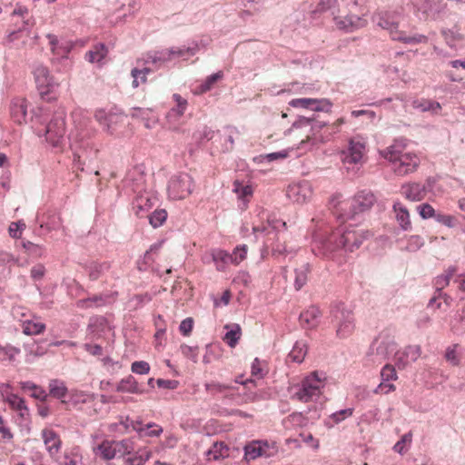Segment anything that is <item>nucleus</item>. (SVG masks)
Instances as JSON below:
<instances>
[{
	"mask_svg": "<svg viewBox=\"0 0 465 465\" xmlns=\"http://www.w3.org/2000/svg\"><path fill=\"white\" fill-rule=\"evenodd\" d=\"M368 236L367 232L352 225L341 226L319 241V248L324 256H331L334 252L344 249L353 252L358 249Z\"/></svg>",
	"mask_w": 465,
	"mask_h": 465,
	"instance_id": "f257e3e1",
	"label": "nucleus"
},
{
	"mask_svg": "<svg viewBox=\"0 0 465 465\" xmlns=\"http://www.w3.org/2000/svg\"><path fill=\"white\" fill-rule=\"evenodd\" d=\"M380 154L392 164L393 172L400 176L413 173L420 164L419 156L407 151L406 144L401 141H395L390 146L381 150Z\"/></svg>",
	"mask_w": 465,
	"mask_h": 465,
	"instance_id": "f03ea898",
	"label": "nucleus"
},
{
	"mask_svg": "<svg viewBox=\"0 0 465 465\" xmlns=\"http://www.w3.org/2000/svg\"><path fill=\"white\" fill-rule=\"evenodd\" d=\"M326 378L318 371H312L305 376L301 382L290 388L292 400L301 402L316 401L323 393Z\"/></svg>",
	"mask_w": 465,
	"mask_h": 465,
	"instance_id": "7ed1b4c3",
	"label": "nucleus"
},
{
	"mask_svg": "<svg viewBox=\"0 0 465 465\" xmlns=\"http://www.w3.org/2000/svg\"><path fill=\"white\" fill-rule=\"evenodd\" d=\"M317 128L319 126L313 127V120L310 118L303 117L293 123L285 132L288 141L292 143V149H310L317 145L314 139Z\"/></svg>",
	"mask_w": 465,
	"mask_h": 465,
	"instance_id": "20e7f679",
	"label": "nucleus"
},
{
	"mask_svg": "<svg viewBox=\"0 0 465 465\" xmlns=\"http://www.w3.org/2000/svg\"><path fill=\"white\" fill-rule=\"evenodd\" d=\"M401 15L397 12H384L379 15L378 25L387 30L394 41L405 44L426 43L428 38L423 35L408 36L403 31L398 29Z\"/></svg>",
	"mask_w": 465,
	"mask_h": 465,
	"instance_id": "39448f33",
	"label": "nucleus"
},
{
	"mask_svg": "<svg viewBox=\"0 0 465 465\" xmlns=\"http://www.w3.org/2000/svg\"><path fill=\"white\" fill-rule=\"evenodd\" d=\"M134 450V443L130 439L122 440H104L93 446L94 456L105 461L130 455Z\"/></svg>",
	"mask_w": 465,
	"mask_h": 465,
	"instance_id": "423d86ee",
	"label": "nucleus"
},
{
	"mask_svg": "<svg viewBox=\"0 0 465 465\" xmlns=\"http://www.w3.org/2000/svg\"><path fill=\"white\" fill-rule=\"evenodd\" d=\"M65 121L62 114L54 116L44 129H39L37 134L45 135L46 143L52 147L63 148L64 145Z\"/></svg>",
	"mask_w": 465,
	"mask_h": 465,
	"instance_id": "0eeeda50",
	"label": "nucleus"
},
{
	"mask_svg": "<svg viewBox=\"0 0 465 465\" xmlns=\"http://www.w3.org/2000/svg\"><path fill=\"white\" fill-rule=\"evenodd\" d=\"M194 189L193 178L187 173H179L173 175L167 186L168 195L173 200H183Z\"/></svg>",
	"mask_w": 465,
	"mask_h": 465,
	"instance_id": "6e6552de",
	"label": "nucleus"
},
{
	"mask_svg": "<svg viewBox=\"0 0 465 465\" xmlns=\"http://www.w3.org/2000/svg\"><path fill=\"white\" fill-rule=\"evenodd\" d=\"M367 153V140L361 135H355L348 142L346 149L341 151V161L345 164H362Z\"/></svg>",
	"mask_w": 465,
	"mask_h": 465,
	"instance_id": "1a4fd4ad",
	"label": "nucleus"
},
{
	"mask_svg": "<svg viewBox=\"0 0 465 465\" xmlns=\"http://www.w3.org/2000/svg\"><path fill=\"white\" fill-rule=\"evenodd\" d=\"M33 74L36 88L42 98L51 94L59 85L55 78L51 74L47 66L43 64H36L33 68Z\"/></svg>",
	"mask_w": 465,
	"mask_h": 465,
	"instance_id": "9d476101",
	"label": "nucleus"
},
{
	"mask_svg": "<svg viewBox=\"0 0 465 465\" xmlns=\"http://www.w3.org/2000/svg\"><path fill=\"white\" fill-rule=\"evenodd\" d=\"M278 452L275 441L252 440L244 446V460H253L260 457L270 458Z\"/></svg>",
	"mask_w": 465,
	"mask_h": 465,
	"instance_id": "9b49d317",
	"label": "nucleus"
},
{
	"mask_svg": "<svg viewBox=\"0 0 465 465\" xmlns=\"http://www.w3.org/2000/svg\"><path fill=\"white\" fill-rule=\"evenodd\" d=\"M336 322V335L341 339L351 336L355 329L354 315L351 310L337 309L333 313Z\"/></svg>",
	"mask_w": 465,
	"mask_h": 465,
	"instance_id": "f8f14e48",
	"label": "nucleus"
},
{
	"mask_svg": "<svg viewBox=\"0 0 465 465\" xmlns=\"http://www.w3.org/2000/svg\"><path fill=\"white\" fill-rule=\"evenodd\" d=\"M158 199L152 191L139 192L133 200L132 210L135 216L143 218L148 216L150 210L156 204Z\"/></svg>",
	"mask_w": 465,
	"mask_h": 465,
	"instance_id": "ddd939ff",
	"label": "nucleus"
},
{
	"mask_svg": "<svg viewBox=\"0 0 465 465\" xmlns=\"http://www.w3.org/2000/svg\"><path fill=\"white\" fill-rule=\"evenodd\" d=\"M375 197L370 191H361L358 193L350 203L342 202L340 203V207L341 210H344V207L350 204L351 209V213H344L343 215L346 217L353 216L356 213L364 212L369 210L374 203Z\"/></svg>",
	"mask_w": 465,
	"mask_h": 465,
	"instance_id": "4468645a",
	"label": "nucleus"
},
{
	"mask_svg": "<svg viewBox=\"0 0 465 465\" xmlns=\"http://www.w3.org/2000/svg\"><path fill=\"white\" fill-rule=\"evenodd\" d=\"M345 122L346 121L343 117L338 118L332 124H326L313 120V127L316 125L319 126V128H317L318 130L314 132L316 143H325L331 141L334 135L341 132V127L345 124Z\"/></svg>",
	"mask_w": 465,
	"mask_h": 465,
	"instance_id": "2eb2a0df",
	"label": "nucleus"
},
{
	"mask_svg": "<svg viewBox=\"0 0 465 465\" xmlns=\"http://www.w3.org/2000/svg\"><path fill=\"white\" fill-rule=\"evenodd\" d=\"M289 105L294 108L326 113H330L332 107V104L330 100L315 98H295L289 102Z\"/></svg>",
	"mask_w": 465,
	"mask_h": 465,
	"instance_id": "dca6fc26",
	"label": "nucleus"
},
{
	"mask_svg": "<svg viewBox=\"0 0 465 465\" xmlns=\"http://www.w3.org/2000/svg\"><path fill=\"white\" fill-rule=\"evenodd\" d=\"M421 355L420 345H408L399 350L394 355L395 365L400 370H404L412 362H415Z\"/></svg>",
	"mask_w": 465,
	"mask_h": 465,
	"instance_id": "f3484780",
	"label": "nucleus"
},
{
	"mask_svg": "<svg viewBox=\"0 0 465 465\" xmlns=\"http://www.w3.org/2000/svg\"><path fill=\"white\" fill-rule=\"evenodd\" d=\"M287 197L297 203H303L312 196V185L308 181L292 183L288 186Z\"/></svg>",
	"mask_w": 465,
	"mask_h": 465,
	"instance_id": "a211bd4d",
	"label": "nucleus"
},
{
	"mask_svg": "<svg viewBox=\"0 0 465 465\" xmlns=\"http://www.w3.org/2000/svg\"><path fill=\"white\" fill-rule=\"evenodd\" d=\"M95 120L103 126L104 130L113 134L117 127L124 123V115L115 113H105L103 110L97 111L94 114Z\"/></svg>",
	"mask_w": 465,
	"mask_h": 465,
	"instance_id": "6ab92c4d",
	"label": "nucleus"
},
{
	"mask_svg": "<svg viewBox=\"0 0 465 465\" xmlns=\"http://www.w3.org/2000/svg\"><path fill=\"white\" fill-rule=\"evenodd\" d=\"M374 345L376 354L386 359L396 348L395 337L390 330H384L380 333Z\"/></svg>",
	"mask_w": 465,
	"mask_h": 465,
	"instance_id": "aec40b11",
	"label": "nucleus"
},
{
	"mask_svg": "<svg viewBox=\"0 0 465 465\" xmlns=\"http://www.w3.org/2000/svg\"><path fill=\"white\" fill-rule=\"evenodd\" d=\"M95 128L90 126L88 124H85L77 127L74 141V143H78L80 148L86 150L94 146L92 139L95 136Z\"/></svg>",
	"mask_w": 465,
	"mask_h": 465,
	"instance_id": "412c9836",
	"label": "nucleus"
},
{
	"mask_svg": "<svg viewBox=\"0 0 465 465\" xmlns=\"http://www.w3.org/2000/svg\"><path fill=\"white\" fill-rule=\"evenodd\" d=\"M401 193L409 201L420 202L426 197L427 191L425 186L419 183H409L401 186Z\"/></svg>",
	"mask_w": 465,
	"mask_h": 465,
	"instance_id": "4be33fe9",
	"label": "nucleus"
},
{
	"mask_svg": "<svg viewBox=\"0 0 465 465\" xmlns=\"http://www.w3.org/2000/svg\"><path fill=\"white\" fill-rule=\"evenodd\" d=\"M188 49L179 48V47H172L170 49L162 50L159 52H155L153 54H150L147 62H151L152 64L165 63L171 61L173 56H182L183 55Z\"/></svg>",
	"mask_w": 465,
	"mask_h": 465,
	"instance_id": "5701e85b",
	"label": "nucleus"
},
{
	"mask_svg": "<svg viewBox=\"0 0 465 465\" xmlns=\"http://www.w3.org/2000/svg\"><path fill=\"white\" fill-rule=\"evenodd\" d=\"M42 438L45 449L51 456L56 455L61 449V440L58 434L50 429H45L42 431Z\"/></svg>",
	"mask_w": 465,
	"mask_h": 465,
	"instance_id": "b1692460",
	"label": "nucleus"
},
{
	"mask_svg": "<svg viewBox=\"0 0 465 465\" xmlns=\"http://www.w3.org/2000/svg\"><path fill=\"white\" fill-rule=\"evenodd\" d=\"M132 430L136 431L141 438L143 437H159L163 430L156 423H148L143 425L141 421H132Z\"/></svg>",
	"mask_w": 465,
	"mask_h": 465,
	"instance_id": "393cba45",
	"label": "nucleus"
},
{
	"mask_svg": "<svg viewBox=\"0 0 465 465\" xmlns=\"http://www.w3.org/2000/svg\"><path fill=\"white\" fill-rule=\"evenodd\" d=\"M173 99L175 105L168 112L166 118L169 122H176L183 116L187 109L188 102L179 94H173Z\"/></svg>",
	"mask_w": 465,
	"mask_h": 465,
	"instance_id": "a878e982",
	"label": "nucleus"
},
{
	"mask_svg": "<svg viewBox=\"0 0 465 465\" xmlns=\"http://www.w3.org/2000/svg\"><path fill=\"white\" fill-rule=\"evenodd\" d=\"M27 114V102L25 99H15L12 103L11 106V117L12 119L22 124L26 122Z\"/></svg>",
	"mask_w": 465,
	"mask_h": 465,
	"instance_id": "bb28decb",
	"label": "nucleus"
},
{
	"mask_svg": "<svg viewBox=\"0 0 465 465\" xmlns=\"http://www.w3.org/2000/svg\"><path fill=\"white\" fill-rule=\"evenodd\" d=\"M393 212L395 213L396 221L401 228L404 231L411 229V216L408 209L402 203L397 202L393 204Z\"/></svg>",
	"mask_w": 465,
	"mask_h": 465,
	"instance_id": "cd10ccee",
	"label": "nucleus"
},
{
	"mask_svg": "<svg viewBox=\"0 0 465 465\" xmlns=\"http://www.w3.org/2000/svg\"><path fill=\"white\" fill-rule=\"evenodd\" d=\"M335 24L338 28L353 31L362 28L367 25V20L358 15H349L348 22L343 21L341 17H334Z\"/></svg>",
	"mask_w": 465,
	"mask_h": 465,
	"instance_id": "c85d7f7f",
	"label": "nucleus"
},
{
	"mask_svg": "<svg viewBox=\"0 0 465 465\" xmlns=\"http://www.w3.org/2000/svg\"><path fill=\"white\" fill-rule=\"evenodd\" d=\"M19 320L22 322L23 332L25 335H38L45 330V324L40 322L36 316H34L32 319Z\"/></svg>",
	"mask_w": 465,
	"mask_h": 465,
	"instance_id": "c756f323",
	"label": "nucleus"
},
{
	"mask_svg": "<svg viewBox=\"0 0 465 465\" xmlns=\"http://www.w3.org/2000/svg\"><path fill=\"white\" fill-rule=\"evenodd\" d=\"M5 401L9 404L11 409L17 411L22 418L29 416V410L25 405L24 399L20 398L16 394H7Z\"/></svg>",
	"mask_w": 465,
	"mask_h": 465,
	"instance_id": "7c9ffc66",
	"label": "nucleus"
},
{
	"mask_svg": "<svg viewBox=\"0 0 465 465\" xmlns=\"http://www.w3.org/2000/svg\"><path fill=\"white\" fill-rule=\"evenodd\" d=\"M321 316V311L315 306H312L300 315L301 323L306 328H312L317 325Z\"/></svg>",
	"mask_w": 465,
	"mask_h": 465,
	"instance_id": "2f4dec72",
	"label": "nucleus"
},
{
	"mask_svg": "<svg viewBox=\"0 0 465 465\" xmlns=\"http://www.w3.org/2000/svg\"><path fill=\"white\" fill-rule=\"evenodd\" d=\"M224 328L228 331L223 338V341L232 348L235 347L242 336L240 325L237 323L226 324Z\"/></svg>",
	"mask_w": 465,
	"mask_h": 465,
	"instance_id": "473e14b6",
	"label": "nucleus"
},
{
	"mask_svg": "<svg viewBox=\"0 0 465 465\" xmlns=\"http://www.w3.org/2000/svg\"><path fill=\"white\" fill-rule=\"evenodd\" d=\"M232 192L236 193L239 200L248 203L252 196L253 189L252 185L236 180L232 183Z\"/></svg>",
	"mask_w": 465,
	"mask_h": 465,
	"instance_id": "72a5a7b5",
	"label": "nucleus"
},
{
	"mask_svg": "<svg viewBox=\"0 0 465 465\" xmlns=\"http://www.w3.org/2000/svg\"><path fill=\"white\" fill-rule=\"evenodd\" d=\"M213 261L218 271H224L229 263L232 264V255L223 250H213L212 252Z\"/></svg>",
	"mask_w": 465,
	"mask_h": 465,
	"instance_id": "f704fd0d",
	"label": "nucleus"
},
{
	"mask_svg": "<svg viewBox=\"0 0 465 465\" xmlns=\"http://www.w3.org/2000/svg\"><path fill=\"white\" fill-rule=\"evenodd\" d=\"M206 455L209 460H219L229 456V448L224 442H215Z\"/></svg>",
	"mask_w": 465,
	"mask_h": 465,
	"instance_id": "c9c22d12",
	"label": "nucleus"
},
{
	"mask_svg": "<svg viewBox=\"0 0 465 465\" xmlns=\"http://www.w3.org/2000/svg\"><path fill=\"white\" fill-rule=\"evenodd\" d=\"M47 38L49 41V45L51 48V52L54 55H59L62 58H66L67 54H69L71 47L68 45L63 46L59 45V41L56 35L49 34L47 35Z\"/></svg>",
	"mask_w": 465,
	"mask_h": 465,
	"instance_id": "e433bc0d",
	"label": "nucleus"
},
{
	"mask_svg": "<svg viewBox=\"0 0 465 465\" xmlns=\"http://www.w3.org/2000/svg\"><path fill=\"white\" fill-rule=\"evenodd\" d=\"M152 457V451L147 449H140L132 457L126 459V465H143Z\"/></svg>",
	"mask_w": 465,
	"mask_h": 465,
	"instance_id": "4c0bfd02",
	"label": "nucleus"
},
{
	"mask_svg": "<svg viewBox=\"0 0 465 465\" xmlns=\"http://www.w3.org/2000/svg\"><path fill=\"white\" fill-rule=\"evenodd\" d=\"M307 354V345L304 341H297L291 352L288 355V359L292 361L301 363Z\"/></svg>",
	"mask_w": 465,
	"mask_h": 465,
	"instance_id": "58836bf2",
	"label": "nucleus"
},
{
	"mask_svg": "<svg viewBox=\"0 0 465 465\" xmlns=\"http://www.w3.org/2000/svg\"><path fill=\"white\" fill-rule=\"evenodd\" d=\"M116 391L120 392H131L138 393L141 391L135 379L129 375L125 379H123L116 386Z\"/></svg>",
	"mask_w": 465,
	"mask_h": 465,
	"instance_id": "ea45409f",
	"label": "nucleus"
},
{
	"mask_svg": "<svg viewBox=\"0 0 465 465\" xmlns=\"http://www.w3.org/2000/svg\"><path fill=\"white\" fill-rule=\"evenodd\" d=\"M61 462L64 465H79L82 462L80 448L76 446L67 450Z\"/></svg>",
	"mask_w": 465,
	"mask_h": 465,
	"instance_id": "a19ab883",
	"label": "nucleus"
},
{
	"mask_svg": "<svg viewBox=\"0 0 465 465\" xmlns=\"http://www.w3.org/2000/svg\"><path fill=\"white\" fill-rule=\"evenodd\" d=\"M20 386L22 390L31 391V396L35 399L44 401L47 398L45 391L31 381H22Z\"/></svg>",
	"mask_w": 465,
	"mask_h": 465,
	"instance_id": "79ce46f5",
	"label": "nucleus"
},
{
	"mask_svg": "<svg viewBox=\"0 0 465 465\" xmlns=\"http://www.w3.org/2000/svg\"><path fill=\"white\" fill-rule=\"evenodd\" d=\"M107 53L106 46L104 44H98L86 53L85 56L91 63H99L106 56Z\"/></svg>",
	"mask_w": 465,
	"mask_h": 465,
	"instance_id": "37998d69",
	"label": "nucleus"
},
{
	"mask_svg": "<svg viewBox=\"0 0 465 465\" xmlns=\"http://www.w3.org/2000/svg\"><path fill=\"white\" fill-rule=\"evenodd\" d=\"M49 394L56 399H63L67 394V388L63 381L52 380L49 382Z\"/></svg>",
	"mask_w": 465,
	"mask_h": 465,
	"instance_id": "c03bdc74",
	"label": "nucleus"
},
{
	"mask_svg": "<svg viewBox=\"0 0 465 465\" xmlns=\"http://www.w3.org/2000/svg\"><path fill=\"white\" fill-rule=\"evenodd\" d=\"M456 269L454 267L448 268L442 274L436 277L434 285L438 292L443 290L449 285L451 278L454 276Z\"/></svg>",
	"mask_w": 465,
	"mask_h": 465,
	"instance_id": "a18cd8bd",
	"label": "nucleus"
},
{
	"mask_svg": "<svg viewBox=\"0 0 465 465\" xmlns=\"http://www.w3.org/2000/svg\"><path fill=\"white\" fill-rule=\"evenodd\" d=\"M415 108L420 109L422 112L431 111L438 114L441 109L440 103L430 100H420L413 103Z\"/></svg>",
	"mask_w": 465,
	"mask_h": 465,
	"instance_id": "49530a36",
	"label": "nucleus"
},
{
	"mask_svg": "<svg viewBox=\"0 0 465 465\" xmlns=\"http://www.w3.org/2000/svg\"><path fill=\"white\" fill-rule=\"evenodd\" d=\"M29 36V32L25 29H18L10 32L4 39L5 45L13 44L18 40H22L23 45H25L26 38Z\"/></svg>",
	"mask_w": 465,
	"mask_h": 465,
	"instance_id": "de8ad7c7",
	"label": "nucleus"
},
{
	"mask_svg": "<svg viewBox=\"0 0 465 465\" xmlns=\"http://www.w3.org/2000/svg\"><path fill=\"white\" fill-rule=\"evenodd\" d=\"M446 43L450 47H457L464 42V37L461 34L454 30H447L442 32Z\"/></svg>",
	"mask_w": 465,
	"mask_h": 465,
	"instance_id": "09e8293b",
	"label": "nucleus"
},
{
	"mask_svg": "<svg viewBox=\"0 0 465 465\" xmlns=\"http://www.w3.org/2000/svg\"><path fill=\"white\" fill-rule=\"evenodd\" d=\"M149 73H151V69L148 67H144L143 69L134 68L131 72V75L133 77V87L136 88L140 84H144Z\"/></svg>",
	"mask_w": 465,
	"mask_h": 465,
	"instance_id": "8fccbe9b",
	"label": "nucleus"
},
{
	"mask_svg": "<svg viewBox=\"0 0 465 465\" xmlns=\"http://www.w3.org/2000/svg\"><path fill=\"white\" fill-rule=\"evenodd\" d=\"M149 223L153 228L160 227L167 219V212L164 209H156L153 213L149 214Z\"/></svg>",
	"mask_w": 465,
	"mask_h": 465,
	"instance_id": "3c124183",
	"label": "nucleus"
},
{
	"mask_svg": "<svg viewBox=\"0 0 465 465\" xmlns=\"http://www.w3.org/2000/svg\"><path fill=\"white\" fill-rule=\"evenodd\" d=\"M22 246L30 256L40 258L44 255L45 248L42 245L35 244L30 241H24Z\"/></svg>",
	"mask_w": 465,
	"mask_h": 465,
	"instance_id": "603ef678",
	"label": "nucleus"
},
{
	"mask_svg": "<svg viewBox=\"0 0 465 465\" xmlns=\"http://www.w3.org/2000/svg\"><path fill=\"white\" fill-rule=\"evenodd\" d=\"M310 272L309 265L304 264L301 266L299 269L295 270V288L300 290L308 280V273Z\"/></svg>",
	"mask_w": 465,
	"mask_h": 465,
	"instance_id": "864d4df0",
	"label": "nucleus"
},
{
	"mask_svg": "<svg viewBox=\"0 0 465 465\" xmlns=\"http://www.w3.org/2000/svg\"><path fill=\"white\" fill-rule=\"evenodd\" d=\"M223 77V73L222 72H218V73H215L210 76H208L206 78V80L199 86V93L200 94H203V93H206L207 91L211 90L213 88V86L214 85V84L222 79Z\"/></svg>",
	"mask_w": 465,
	"mask_h": 465,
	"instance_id": "5fc2aeb1",
	"label": "nucleus"
},
{
	"mask_svg": "<svg viewBox=\"0 0 465 465\" xmlns=\"http://www.w3.org/2000/svg\"><path fill=\"white\" fill-rule=\"evenodd\" d=\"M25 228L26 225L23 221L12 222L8 227L9 235L14 239H19Z\"/></svg>",
	"mask_w": 465,
	"mask_h": 465,
	"instance_id": "6e6d98bb",
	"label": "nucleus"
},
{
	"mask_svg": "<svg viewBox=\"0 0 465 465\" xmlns=\"http://www.w3.org/2000/svg\"><path fill=\"white\" fill-rule=\"evenodd\" d=\"M109 268H110V263H108V262L94 263L90 267V272H89L90 279L93 281L97 280L101 276V274L104 271L109 270Z\"/></svg>",
	"mask_w": 465,
	"mask_h": 465,
	"instance_id": "4d7b16f0",
	"label": "nucleus"
},
{
	"mask_svg": "<svg viewBox=\"0 0 465 465\" xmlns=\"http://www.w3.org/2000/svg\"><path fill=\"white\" fill-rule=\"evenodd\" d=\"M381 381H396L398 375L395 367L391 364L384 365L381 371Z\"/></svg>",
	"mask_w": 465,
	"mask_h": 465,
	"instance_id": "13d9d810",
	"label": "nucleus"
},
{
	"mask_svg": "<svg viewBox=\"0 0 465 465\" xmlns=\"http://www.w3.org/2000/svg\"><path fill=\"white\" fill-rule=\"evenodd\" d=\"M417 211L422 219H436V216L438 214L434 208L429 203L420 204L419 206H417Z\"/></svg>",
	"mask_w": 465,
	"mask_h": 465,
	"instance_id": "bf43d9fd",
	"label": "nucleus"
},
{
	"mask_svg": "<svg viewBox=\"0 0 465 465\" xmlns=\"http://www.w3.org/2000/svg\"><path fill=\"white\" fill-rule=\"evenodd\" d=\"M247 246L245 244L237 246L232 255V264L238 265L240 264L243 260H245L247 255Z\"/></svg>",
	"mask_w": 465,
	"mask_h": 465,
	"instance_id": "052dcab7",
	"label": "nucleus"
},
{
	"mask_svg": "<svg viewBox=\"0 0 465 465\" xmlns=\"http://www.w3.org/2000/svg\"><path fill=\"white\" fill-rule=\"evenodd\" d=\"M438 223L449 227L453 228L457 225L458 220L455 216L450 214H444L441 213H438L436 219Z\"/></svg>",
	"mask_w": 465,
	"mask_h": 465,
	"instance_id": "680f3d73",
	"label": "nucleus"
},
{
	"mask_svg": "<svg viewBox=\"0 0 465 465\" xmlns=\"http://www.w3.org/2000/svg\"><path fill=\"white\" fill-rule=\"evenodd\" d=\"M412 440V434L411 432H408L404 434L401 439L394 445L393 450L402 454L406 450V446L410 445Z\"/></svg>",
	"mask_w": 465,
	"mask_h": 465,
	"instance_id": "e2e57ef3",
	"label": "nucleus"
},
{
	"mask_svg": "<svg viewBox=\"0 0 465 465\" xmlns=\"http://www.w3.org/2000/svg\"><path fill=\"white\" fill-rule=\"evenodd\" d=\"M16 262L17 259H15L13 254L9 252H0V271L5 268L10 269V267Z\"/></svg>",
	"mask_w": 465,
	"mask_h": 465,
	"instance_id": "0e129e2a",
	"label": "nucleus"
},
{
	"mask_svg": "<svg viewBox=\"0 0 465 465\" xmlns=\"http://www.w3.org/2000/svg\"><path fill=\"white\" fill-rule=\"evenodd\" d=\"M352 413H353V409L349 408V409L341 410V411L332 413L330 416V419L332 420V421L337 424V423L344 420L345 419L351 417L352 415Z\"/></svg>",
	"mask_w": 465,
	"mask_h": 465,
	"instance_id": "69168bd1",
	"label": "nucleus"
},
{
	"mask_svg": "<svg viewBox=\"0 0 465 465\" xmlns=\"http://www.w3.org/2000/svg\"><path fill=\"white\" fill-rule=\"evenodd\" d=\"M131 370L137 374H147L150 371V365L143 361H134L132 363Z\"/></svg>",
	"mask_w": 465,
	"mask_h": 465,
	"instance_id": "338daca9",
	"label": "nucleus"
},
{
	"mask_svg": "<svg viewBox=\"0 0 465 465\" xmlns=\"http://www.w3.org/2000/svg\"><path fill=\"white\" fill-rule=\"evenodd\" d=\"M90 398H91V396L89 394H87L84 391H75L71 393L70 401L74 404H77L80 402H82V403L86 402Z\"/></svg>",
	"mask_w": 465,
	"mask_h": 465,
	"instance_id": "774afa93",
	"label": "nucleus"
}]
</instances>
